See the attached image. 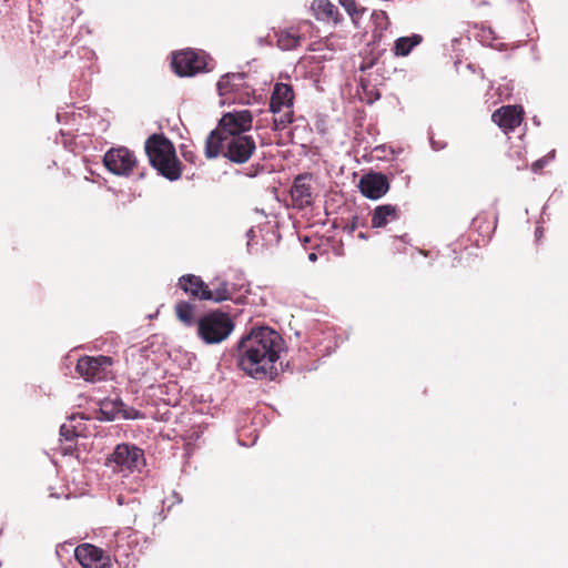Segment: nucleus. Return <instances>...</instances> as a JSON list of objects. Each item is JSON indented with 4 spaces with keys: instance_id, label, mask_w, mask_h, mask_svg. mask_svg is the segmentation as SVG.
<instances>
[{
    "instance_id": "12",
    "label": "nucleus",
    "mask_w": 568,
    "mask_h": 568,
    "mask_svg": "<svg viewBox=\"0 0 568 568\" xmlns=\"http://www.w3.org/2000/svg\"><path fill=\"white\" fill-rule=\"evenodd\" d=\"M524 109L521 105H503L491 114V121L505 133L517 129L524 121Z\"/></svg>"
},
{
    "instance_id": "31",
    "label": "nucleus",
    "mask_w": 568,
    "mask_h": 568,
    "mask_svg": "<svg viewBox=\"0 0 568 568\" xmlns=\"http://www.w3.org/2000/svg\"><path fill=\"white\" fill-rule=\"evenodd\" d=\"M310 260L315 261L316 260V255L314 253H311L310 254Z\"/></svg>"
},
{
    "instance_id": "3",
    "label": "nucleus",
    "mask_w": 568,
    "mask_h": 568,
    "mask_svg": "<svg viewBox=\"0 0 568 568\" xmlns=\"http://www.w3.org/2000/svg\"><path fill=\"white\" fill-rule=\"evenodd\" d=\"M145 152L150 163L170 181L181 176L182 168L173 143L163 134H152L145 142Z\"/></svg>"
},
{
    "instance_id": "26",
    "label": "nucleus",
    "mask_w": 568,
    "mask_h": 568,
    "mask_svg": "<svg viewBox=\"0 0 568 568\" xmlns=\"http://www.w3.org/2000/svg\"><path fill=\"white\" fill-rule=\"evenodd\" d=\"M339 3L349 14L355 27H358L359 20L366 12V8L357 4L355 0H339Z\"/></svg>"
},
{
    "instance_id": "23",
    "label": "nucleus",
    "mask_w": 568,
    "mask_h": 568,
    "mask_svg": "<svg viewBox=\"0 0 568 568\" xmlns=\"http://www.w3.org/2000/svg\"><path fill=\"white\" fill-rule=\"evenodd\" d=\"M277 45L282 50H293L296 49L301 44V36L297 31L290 30H281L277 32Z\"/></svg>"
},
{
    "instance_id": "4",
    "label": "nucleus",
    "mask_w": 568,
    "mask_h": 568,
    "mask_svg": "<svg viewBox=\"0 0 568 568\" xmlns=\"http://www.w3.org/2000/svg\"><path fill=\"white\" fill-rule=\"evenodd\" d=\"M235 324L232 317L221 311H212L196 322L197 336L204 344H220L233 332Z\"/></svg>"
},
{
    "instance_id": "27",
    "label": "nucleus",
    "mask_w": 568,
    "mask_h": 568,
    "mask_svg": "<svg viewBox=\"0 0 568 568\" xmlns=\"http://www.w3.org/2000/svg\"><path fill=\"white\" fill-rule=\"evenodd\" d=\"M278 116H274L273 119V129L274 130H283L293 121V110L285 109L283 113H278Z\"/></svg>"
},
{
    "instance_id": "6",
    "label": "nucleus",
    "mask_w": 568,
    "mask_h": 568,
    "mask_svg": "<svg viewBox=\"0 0 568 568\" xmlns=\"http://www.w3.org/2000/svg\"><path fill=\"white\" fill-rule=\"evenodd\" d=\"M173 71L179 77H193L206 68V57L192 49L175 52L171 62Z\"/></svg>"
},
{
    "instance_id": "10",
    "label": "nucleus",
    "mask_w": 568,
    "mask_h": 568,
    "mask_svg": "<svg viewBox=\"0 0 568 568\" xmlns=\"http://www.w3.org/2000/svg\"><path fill=\"white\" fill-rule=\"evenodd\" d=\"M253 115L248 110H241L235 112L225 113L215 130L219 134L226 135L227 133L244 134L252 128Z\"/></svg>"
},
{
    "instance_id": "29",
    "label": "nucleus",
    "mask_w": 568,
    "mask_h": 568,
    "mask_svg": "<svg viewBox=\"0 0 568 568\" xmlns=\"http://www.w3.org/2000/svg\"><path fill=\"white\" fill-rule=\"evenodd\" d=\"M374 17L379 26H382L383 21L385 22L384 28H386L389 24L388 16L385 11L375 12Z\"/></svg>"
},
{
    "instance_id": "21",
    "label": "nucleus",
    "mask_w": 568,
    "mask_h": 568,
    "mask_svg": "<svg viewBox=\"0 0 568 568\" xmlns=\"http://www.w3.org/2000/svg\"><path fill=\"white\" fill-rule=\"evenodd\" d=\"M312 10L317 20L333 21L338 23L341 21V13L336 6L328 0H314Z\"/></svg>"
},
{
    "instance_id": "30",
    "label": "nucleus",
    "mask_w": 568,
    "mask_h": 568,
    "mask_svg": "<svg viewBox=\"0 0 568 568\" xmlns=\"http://www.w3.org/2000/svg\"><path fill=\"white\" fill-rule=\"evenodd\" d=\"M182 156L185 161H189L191 163H194L196 159V154L193 151L189 150H182Z\"/></svg>"
},
{
    "instance_id": "28",
    "label": "nucleus",
    "mask_w": 568,
    "mask_h": 568,
    "mask_svg": "<svg viewBox=\"0 0 568 568\" xmlns=\"http://www.w3.org/2000/svg\"><path fill=\"white\" fill-rule=\"evenodd\" d=\"M555 158V150L550 151L546 156L535 161L532 164H531V170L535 172V173H540L541 170L545 168L546 164H548V162L550 160H552Z\"/></svg>"
},
{
    "instance_id": "9",
    "label": "nucleus",
    "mask_w": 568,
    "mask_h": 568,
    "mask_svg": "<svg viewBox=\"0 0 568 568\" xmlns=\"http://www.w3.org/2000/svg\"><path fill=\"white\" fill-rule=\"evenodd\" d=\"M138 546V532L126 527L114 534L112 551L114 560L120 565L129 566Z\"/></svg>"
},
{
    "instance_id": "17",
    "label": "nucleus",
    "mask_w": 568,
    "mask_h": 568,
    "mask_svg": "<svg viewBox=\"0 0 568 568\" xmlns=\"http://www.w3.org/2000/svg\"><path fill=\"white\" fill-rule=\"evenodd\" d=\"M294 91L290 84L276 83L271 95L270 110L272 113H281L284 109H292Z\"/></svg>"
},
{
    "instance_id": "13",
    "label": "nucleus",
    "mask_w": 568,
    "mask_h": 568,
    "mask_svg": "<svg viewBox=\"0 0 568 568\" xmlns=\"http://www.w3.org/2000/svg\"><path fill=\"white\" fill-rule=\"evenodd\" d=\"M217 88L221 94L237 93L234 99H237L241 103H247L253 92L248 85H245L244 73H232L222 77L217 82Z\"/></svg>"
},
{
    "instance_id": "14",
    "label": "nucleus",
    "mask_w": 568,
    "mask_h": 568,
    "mask_svg": "<svg viewBox=\"0 0 568 568\" xmlns=\"http://www.w3.org/2000/svg\"><path fill=\"white\" fill-rule=\"evenodd\" d=\"M312 175L308 173L300 174L294 179L290 194L293 204L297 209H304L313 204Z\"/></svg>"
},
{
    "instance_id": "1",
    "label": "nucleus",
    "mask_w": 568,
    "mask_h": 568,
    "mask_svg": "<svg viewBox=\"0 0 568 568\" xmlns=\"http://www.w3.org/2000/svg\"><path fill=\"white\" fill-rule=\"evenodd\" d=\"M281 349L282 337L274 329H253L239 344V367L254 379H274Z\"/></svg>"
},
{
    "instance_id": "18",
    "label": "nucleus",
    "mask_w": 568,
    "mask_h": 568,
    "mask_svg": "<svg viewBox=\"0 0 568 568\" xmlns=\"http://www.w3.org/2000/svg\"><path fill=\"white\" fill-rule=\"evenodd\" d=\"M178 286L190 296L200 301H209L203 295L209 292V284H206L200 276L193 274L182 275L179 278Z\"/></svg>"
},
{
    "instance_id": "24",
    "label": "nucleus",
    "mask_w": 568,
    "mask_h": 568,
    "mask_svg": "<svg viewBox=\"0 0 568 568\" xmlns=\"http://www.w3.org/2000/svg\"><path fill=\"white\" fill-rule=\"evenodd\" d=\"M60 436L63 454H72L75 450V439L78 437L75 428L71 425L63 424L60 427Z\"/></svg>"
},
{
    "instance_id": "22",
    "label": "nucleus",
    "mask_w": 568,
    "mask_h": 568,
    "mask_svg": "<svg viewBox=\"0 0 568 568\" xmlns=\"http://www.w3.org/2000/svg\"><path fill=\"white\" fill-rule=\"evenodd\" d=\"M422 41L423 37L417 33H413L408 37H400L394 42L393 53L396 57H406L415 47L419 45Z\"/></svg>"
},
{
    "instance_id": "8",
    "label": "nucleus",
    "mask_w": 568,
    "mask_h": 568,
    "mask_svg": "<svg viewBox=\"0 0 568 568\" xmlns=\"http://www.w3.org/2000/svg\"><path fill=\"white\" fill-rule=\"evenodd\" d=\"M104 166L113 174L130 175L138 164L132 151L125 146L112 148L103 156Z\"/></svg>"
},
{
    "instance_id": "15",
    "label": "nucleus",
    "mask_w": 568,
    "mask_h": 568,
    "mask_svg": "<svg viewBox=\"0 0 568 568\" xmlns=\"http://www.w3.org/2000/svg\"><path fill=\"white\" fill-rule=\"evenodd\" d=\"M359 190L364 196L377 200L387 193L389 182L382 173H368L361 179Z\"/></svg>"
},
{
    "instance_id": "7",
    "label": "nucleus",
    "mask_w": 568,
    "mask_h": 568,
    "mask_svg": "<svg viewBox=\"0 0 568 568\" xmlns=\"http://www.w3.org/2000/svg\"><path fill=\"white\" fill-rule=\"evenodd\" d=\"M113 361L109 356H83L79 358L75 371L87 382H98L108 378Z\"/></svg>"
},
{
    "instance_id": "2",
    "label": "nucleus",
    "mask_w": 568,
    "mask_h": 568,
    "mask_svg": "<svg viewBox=\"0 0 568 568\" xmlns=\"http://www.w3.org/2000/svg\"><path fill=\"white\" fill-rule=\"evenodd\" d=\"M256 151L253 136L246 134L211 132L205 141V156L214 159L223 155L235 164L246 163Z\"/></svg>"
},
{
    "instance_id": "25",
    "label": "nucleus",
    "mask_w": 568,
    "mask_h": 568,
    "mask_svg": "<svg viewBox=\"0 0 568 568\" xmlns=\"http://www.w3.org/2000/svg\"><path fill=\"white\" fill-rule=\"evenodd\" d=\"M175 315L176 317L185 325V326H192L195 324L194 318V312H195V305L181 301L176 303L175 307Z\"/></svg>"
},
{
    "instance_id": "16",
    "label": "nucleus",
    "mask_w": 568,
    "mask_h": 568,
    "mask_svg": "<svg viewBox=\"0 0 568 568\" xmlns=\"http://www.w3.org/2000/svg\"><path fill=\"white\" fill-rule=\"evenodd\" d=\"M209 286V292H204L205 294L203 296L209 301L220 303L233 300L234 294L244 286V283H230L229 281L216 277L210 282Z\"/></svg>"
},
{
    "instance_id": "5",
    "label": "nucleus",
    "mask_w": 568,
    "mask_h": 568,
    "mask_svg": "<svg viewBox=\"0 0 568 568\" xmlns=\"http://www.w3.org/2000/svg\"><path fill=\"white\" fill-rule=\"evenodd\" d=\"M145 465L144 452L132 444H119L106 458L105 466L113 473L128 477L134 471H141Z\"/></svg>"
},
{
    "instance_id": "11",
    "label": "nucleus",
    "mask_w": 568,
    "mask_h": 568,
    "mask_svg": "<svg viewBox=\"0 0 568 568\" xmlns=\"http://www.w3.org/2000/svg\"><path fill=\"white\" fill-rule=\"evenodd\" d=\"M74 557L83 568H111L110 557L91 544H81L74 550Z\"/></svg>"
},
{
    "instance_id": "20",
    "label": "nucleus",
    "mask_w": 568,
    "mask_h": 568,
    "mask_svg": "<svg viewBox=\"0 0 568 568\" xmlns=\"http://www.w3.org/2000/svg\"><path fill=\"white\" fill-rule=\"evenodd\" d=\"M100 413L102 419L113 420L116 414H122L124 418H136L139 413L134 409H126L125 404L121 399L104 400L101 404Z\"/></svg>"
},
{
    "instance_id": "19",
    "label": "nucleus",
    "mask_w": 568,
    "mask_h": 568,
    "mask_svg": "<svg viewBox=\"0 0 568 568\" xmlns=\"http://www.w3.org/2000/svg\"><path fill=\"white\" fill-rule=\"evenodd\" d=\"M400 212L396 205H378L372 212L371 225L373 229L385 227L388 223L399 219Z\"/></svg>"
}]
</instances>
